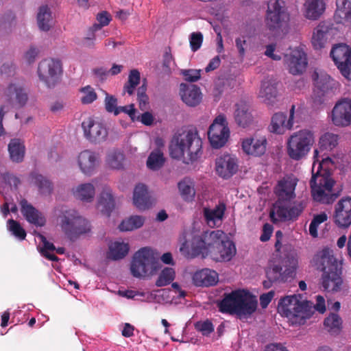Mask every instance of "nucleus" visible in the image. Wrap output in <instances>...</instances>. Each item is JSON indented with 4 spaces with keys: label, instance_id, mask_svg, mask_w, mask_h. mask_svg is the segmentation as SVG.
Instances as JSON below:
<instances>
[{
    "label": "nucleus",
    "instance_id": "obj_28",
    "mask_svg": "<svg viewBox=\"0 0 351 351\" xmlns=\"http://www.w3.org/2000/svg\"><path fill=\"white\" fill-rule=\"evenodd\" d=\"M258 96L267 104L273 105L277 101V83L271 80L263 81Z\"/></svg>",
    "mask_w": 351,
    "mask_h": 351
},
{
    "label": "nucleus",
    "instance_id": "obj_26",
    "mask_svg": "<svg viewBox=\"0 0 351 351\" xmlns=\"http://www.w3.org/2000/svg\"><path fill=\"white\" fill-rule=\"evenodd\" d=\"M234 119L237 125L242 128L250 125L254 121L249 104L243 100L235 104Z\"/></svg>",
    "mask_w": 351,
    "mask_h": 351
},
{
    "label": "nucleus",
    "instance_id": "obj_19",
    "mask_svg": "<svg viewBox=\"0 0 351 351\" xmlns=\"http://www.w3.org/2000/svg\"><path fill=\"white\" fill-rule=\"evenodd\" d=\"M267 139L265 137L256 136L243 138L241 142L243 152L247 155L260 156L266 151Z\"/></svg>",
    "mask_w": 351,
    "mask_h": 351
},
{
    "label": "nucleus",
    "instance_id": "obj_15",
    "mask_svg": "<svg viewBox=\"0 0 351 351\" xmlns=\"http://www.w3.org/2000/svg\"><path fill=\"white\" fill-rule=\"evenodd\" d=\"M332 221L339 228L346 229L350 226L351 197H344L335 205Z\"/></svg>",
    "mask_w": 351,
    "mask_h": 351
},
{
    "label": "nucleus",
    "instance_id": "obj_58",
    "mask_svg": "<svg viewBox=\"0 0 351 351\" xmlns=\"http://www.w3.org/2000/svg\"><path fill=\"white\" fill-rule=\"evenodd\" d=\"M282 267L280 265H273L266 270V276L267 279L275 282L282 279Z\"/></svg>",
    "mask_w": 351,
    "mask_h": 351
},
{
    "label": "nucleus",
    "instance_id": "obj_63",
    "mask_svg": "<svg viewBox=\"0 0 351 351\" xmlns=\"http://www.w3.org/2000/svg\"><path fill=\"white\" fill-rule=\"evenodd\" d=\"M273 230L272 226L269 223H265L263 226V233L260 237V240L263 242L267 241L271 235Z\"/></svg>",
    "mask_w": 351,
    "mask_h": 351
},
{
    "label": "nucleus",
    "instance_id": "obj_6",
    "mask_svg": "<svg viewBox=\"0 0 351 351\" xmlns=\"http://www.w3.org/2000/svg\"><path fill=\"white\" fill-rule=\"evenodd\" d=\"M321 265L323 274L322 286L328 292L338 291L341 289L343 280L341 277V269L337 259L328 250H324L321 256Z\"/></svg>",
    "mask_w": 351,
    "mask_h": 351
},
{
    "label": "nucleus",
    "instance_id": "obj_37",
    "mask_svg": "<svg viewBox=\"0 0 351 351\" xmlns=\"http://www.w3.org/2000/svg\"><path fill=\"white\" fill-rule=\"evenodd\" d=\"M51 20V13L47 5L40 7L37 15V21L39 28L43 31H48L50 29V21Z\"/></svg>",
    "mask_w": 351,
    "mask_h": 351
},
{
    "label": "nucleus",
    "instance_id": "obj_47",
    "mask_svg": "<svg viewBox=\"0 0 351 351\" xmlns=\"http://www.w3.org/2000/svg\"><path fill=\"white\" fill-rule=\"evenodd\" d=\"M124 155L121 152H112L106 158V163L109 167L114 169H120L123 167Z\"/></svg>",
    "mask_w": 351,
    "mask_h": 351
},
{
    "label": "nucleus",
    "instance_id": "obj_64",
    "mask_svg": "<svg viewBox=\"0 0 351 351\" xmlns=\"http://www.w3.org/2000/svg\"><path fill=\"white\" fill-rule=\"evenodd\" d=\"M136 120L140 121L145 125H151L154 122V117L150 112H145L141 114V117H136Z\"/></svg>",
    "mask_w": 351,
    "mask_h": 351
},
{
    "label": "nucleus",
    "instance_id": "obj_43",
    "mask_svg": "<svg viewBox=\"0 0 351 351\" xmlns=\"http://www.w3.org/2000/svg\"><path fill=\"white\" fill-rule=\"evenodd\" d=\"M165 162L163 154L160 150L151 152L147 160V166L152 170H158L162 167Z\"/></svg>",
    "mask_w": 351,
    "mask_h": 351
},
{
    "label": "nucleus",
    "instance_id": "obj_30",
    "mask_svg": "<svg viewBox=\"0 0 351 351\" xmlns=\"http://www.w3.org/2000/svg\"><path fill=\"white\" fill-rule=\"evenodd\" d=\"M304 8L306 19L317 20L324 12L326 5L323 0H306Z\"/></svg>",
    "mask_w": 351,
    "mask_h": 351
},
{
    "label": "nucleus",
    "instance_id": "obj_40",
    "mask_svg": "<svg viewBox=\"0 0 351 351\" xmlns=\"http://www.w3.org/2000/svg\"><path fill=\"white\" fill-rule=\"evenodd\" d=\"M208 138L212 147L219 148V115L217 116L213 123L210 125L208 132Z\"/></svg>",
    "mask_w": 351,
    "mask_h": 351
},
{
    "label": "nucleus",
    "instance_id": "obj_35",
    "mask_svg": "<svg viewBox=\"0 0 351 351\" xmlns=\"http://www.w3.org/2000/svg\"><path fill=\"white\" fill-rule=\"evenodd\" d=\"M324 324L330 334L337 335L342 328V319L338 314L330 313L325 318Z\"/></svg>",
    "mask_w": 351,
    "mask_h": 351
},
{
    "label": "nucleus",
    "instance_id": "obj_46",
    "mask_svg": "<svg viewBox=\"0 0 351 351\" xmlns=\"http://www.w3.org/2000/svg\"><path fill=\"white\" fill-rule=\"evenodd\" d=\"M178 189L180 192L182 197L185 201H192L195 197V189L190 183L186 180H183L178 182Z\"/></svg>",
    "mask_w": 351,
    "mask_h": 351
},
{
    "label": "nucleus",
    "instance_id": "obj_2",
    "mask_svg": "<svg viewBox=\"0 0 351 351\" xmlns=\"http://www.w3.org/2000/svg\"><path fill=\"white\" fill-rule=\"evenodd\" d=\"M276 190L278 197L276 202L278 217L281 221L295 220L306 205L303 202L291 203L295 198V184L291 181L282 180L278 182Z\"/></svg>",
    "mask_w": 351,
    "mask_h": 351
},
{
    "label": "nucleus",
    "instance_id": "obj_49",
    "mask_svg": "<svg viewBox=\"0 0 351 351\" xmlns=\"http://www.w3.org/2000/svg\"><path fill=\"white\" fill-rule=\"evenodd\" d=\"M8 228L19 240L25 239L26 232L19 221L12 219H9L8 221Z\"/></svg>",
    "mask_w": 351,
    "mask_h": 351
},
{
    "label": "nucleus",
    "instance_id": "obj_55",
    "mask_svg": "<svg viewBox=\"0 0 351 351\" xmlns=\"http://www.w3.org/2000/svg\"><path fill=\"white\" fill-rule=\"evenodd\" d=\"M147 84L145 80L143 81L142 85L137 89V100L138 101L139 108L144 110L148 103V96L146 94Z\"/></svg>",
    "mask_w": 351,
    "mask_h": 351
},
{
    "label": "nucleus",
    "instance_id": "obj_11",
    "mask_svg": "<svg viewBox=\"0 0 351 351\" xmlns=\"http://www.w3.org/2000/svg\"><path fill=\"white\" fill-rule=\"evenodd\" d=\"M62 73V63L56 59H45L38 67V75L48 88H54L60 82Z\"/></svg>",
    "mask_w": 351,
    "mask_h": 351
},
{
    "label": "nucleus",
    "instance_id": "obj_24",
    "mask_svg": "<svg viewBox=\"0 0 351 351\" xmlns=\"http://www.w3.org/2000/svg\"><path fill=\"white\" fill-rule=\"evenodd\" d=\"M193 283L196 287H208L218 282V274L212 269L205 268L195 271L192 276Z\"/></svg>",
    "mask_w": 351,
    "mask_h": 351
},
{
    "label": "nucleus",
    "instance_id": "obj_42",
    "mask_svg": "<svg viewBox=\"0 0 351 351\" xmlns=\"http://www.w3.org/2000/svg\"><path fill=\"white\" fill-rule=\"evenodd\" d=\"M338 143V136L333 133L326 132L321 136L319 141V149L332 150Z\"/></svg>",
    "mask_w": 351,
    "mask_h": 351
},
{
    "label": "nucleus",
    "instance_id": "obj_61",
    "mask_svg": "<svg viewBox=\"0 0 351 351\" xmlns=\"http://www.w3.org/2000/svg\"><path fill=\"white\" fill-rule=\"evenodd\" d=\"M119 114L124 112L130 117V119L134 121L136 120V109L134 104H130L125 106L119 107Z\"/></svg>",
    "mask_w": 351,
    "mask_h": 351
},
{
    "label": "nucleus",
    "instance_id": "obj_16",
    "mask_svg": "<svg viewBox=\"0 0 351 351\" xmlns=\"http://www.w3.org/2000/svg\"><path fill=\"white\" fill-rule=\"evenodd\" d=\"M332 123L337 126H348L351 124V99L339 100L332 110Z\"/></svg>",
    "mask_w": 351,
    "mask_h": 351
},
{
    "label": "nucleus",
    "instance_id": "obj_27",
    "mask_svg": "<svg viewBox=\"0 0 351 351\" xmlns=\"http://www.w3.org/2000/svg\"><path fill=\"white\" fill-rule=\"evenodd\" d=\"M180 95L182 101L189 106H196L202 101L200 88L196 85L181 84Z\"/></svg>",
    "mask_w": 351,
    "mask_h": 351
},
{
    "label": "nucleus",
    "instance_id": "obj_32",
    "mask_svg": "<svg viewBox=\"0 0 351 351\" xmlns=\"http://www.w3.org/2000/svg\"><path fill=\"white\" fill-rule=\"evenodd\" d=\"M74 197L82 202H91L95 195V189L90 183L81 184L73 189Z\"/></svg>",
    "mask_w": 351,
    "mask_h": 351
},
{
    "label": "nucleus",
    "instance_id": "obj_38",
    "mask_svg": "<svg viewBox=\"0 0 351 351\" xmlns=\"http://www.w3.org/2000/svg\"><path fill=\"white\" fill-rule=\"evenodd\" d=\"M145 219L138 215H133L124 219L119 226L121 231H132L135 229L140 228L144 224Z\"/></svg>",
    "mask_w": 351,
    "mask_h": 351
},
{
    "label": "nucleus",
    "instance_id": "obj_22",
    "mask_svg": "<svg viewBox=\"0 0 351 351\" xmlns=\"http://www.w3.org/2000/svg\"><path fill=\"white\" fill-rule=\"evenodd\" d=\"M133 202L138 209L144 210L151 208L154 204L155 199L145 184H138L134 189Z\"/></svg>",
    "mask_w": 351,
    "mask_h": 351
},
{
    "label": "nucleus",
    "instance_id": "obj_56",
    "mask_svg": "<svg viewBox=\"0 0 351 351\" xmlns=\"http://www.w3.org/2000/svg\"><path fill=\"white\" fill-rule=\"evenodd\" d=\"M195 328L203 335H208L214 331L213 324L209 319L197 322L195 324Z\"/></svg>",
    "mask_w": 351,
    "mask_h": 351
},
{
    "label": "nucleus",
    "instance_id": "obj_29",
    "mask_svg": "<svg viewBox=\"0 0 351 351\" xmlns=\"http://www.w3.org/2000/svg\"><path fill=\"white\" fill-rule=\"evenodd\" d=\"M114 206L115 202L112 190L109 186H104L98 199V208L103 214L109 217Z\"/></svg>",
    "mask_w": 351,
    "mask_h": 351
},
{
    "label": "nucleus",
    "instance_id": "obj_59",
    "mask_svg": "<svg viewBox=\"0 0 351 351\" xmlns=\"http://www.w3.org/2000/svg\"><path fill=\"white\" fill-rule=\"evenodd\" d=\"M200 73V69H189L182 71L185 80L190 82H197L201 77Z\"/></svg>",
    "mask_w": 351,
    "mask_h": 351
},
{
    "label": "nucleus",
    "instance_id": "obj_5",
    "mask_svg": "<svg viewBox=\"0 0 351 351\" xmlns=\"http://www.w3.org/2000/svg\"><path fill=\"white\" fill-rule=\"evenodd\" d=\"M335 184V181L326 169H322L317 173H313L310 185L314 200L325 204L333 203L341 192V190L332 191Z\"/></svg>",
    "mask_w": 351,
    "mask_h": 351
},
{
    "label": "nucleus",
    "instance_id": "obj_36",
    "mask_svg": "<svg viewBox=\"0 0 351 351\" xmlns=\"http://www.w3.org/2000/svg\"><path fill=\"white\" fill-rule=\"evenodd\" d=\"M236 254L237 249L232 241L228 238L221 240V261H230Z\"/></svg>",
    "mask_w": 351,
    "mask_h": 351
},
{
    "label": "nucleus",
    "instance_id": "obj_10",
    "mask_svg": "<svg viewBox=\"0 0 351 351\" xmlns=\"http://www.w3.org/2000/svg\"><path fill=\"white\" fill-rule=\"evenodd\" d=\"M289 14L284 0H271L267 3L265 25L270 31H278L286 26L289 21Z\"/></svg>",
    "mask_w": 351,
    "mask_h": 351
},
{
    "label": "nucleus",
    "instance_id": "obj_50",
    "mask_svg": "<svg viewBox=\"0 0 351 351\" xmlns=\"http://www.w3.org/2000/svg\"><path fill=\"white\" fill-rule=\"evenodd\" d=\"M204 214L208 225L213 228L216 225V221L219 220V204L216 205L214 210L205 208Z\"/></svg>",
    "mask_w": 351,
    "mask_h": 351
},
{
    "label": "nucleus",
    "instance_id": "obj_62",
    "mask_svg": "<svg viewBox=\"0 0 351 351\" xmlns=\"http://www.w3.org/2000/svg\"><path fill=\"white\" fill-rule=\"evenodd\" d=\"M275 292L270 291L267 293H263L260 297V304L263 308H265L272 298H274Z\"/></svg>",
    "mask_w": 351,
    "mask_h": 351
},
{
    "label": "nucleus",
    "instance_id": "obj_17",
    "mask_svg": "<svg viewBox=\"0 0 351 351\" xmlns=\"http://www.w3.org/2000/svg\"><path fill=\"white\" fill-rule=\"evenodd\" d=\"M4 96L7 102L15 108L23 107L28 99L24 88L16 84H10L4 90Z\"/></svg>",
    "mask_w": 351,
    "mask_h": 351
},
{
    "label": "nucleus",
    "instance_id": "obj_18",
    "mask_svg": "<svg viewBox=\"0 0 351 351\" xmlns=\"http://www.w3.org/2000/svg\"><path fill=\"white\" fill-rule=\"evenodd\" d=\"M295 106H292L289 111V117L283 112H277L271 118L270 131L276 134H283L285 130H291L293 125Z\"/></svg>",
    "mask_w": 351,
    "mask_h": 351
},
{
    "label": "nucleus",
    "instance_id": "obj_41",
    "mask_svg": "<svg viewBox=\"0 0 351 351\" xmlns=\"http://www.w3.org/2000/svg\"><path fill=\"white\" fill-rule=\"evenodd\" d=\"M31 177L34 183L38 186L40 193L49 195L51 193L53 185L47 178L36 173H32Z\"/></svg>",
    "mask_w": 351,
    "mask_h": 351
},
{
    "label": "nucleus",
    "instance_id": "obj_31",
    "mask_svg": "<svg viewBox=\"0 0 351 351\" xmlns=\"http://www.w3.org/2000/svg\"><path fill=\"white\" fill-rule=\"evenodd\" d=\"M239 169L237 159L230 154H224L221 157V177L228 179L235 174Z\"/></svg>",
    "mask_w": 351,
    "mask_h": 351
},
{
    "label": "nucleus",
    "instance_id": "obj_20",
    "mask_svg": "<svg viewBox=\"0 0 351 351\" xmlns=\"http://www.w3.org/2000/svg\"><path fill=\"white\" fill-rule=\"evenodd\" d=\"M98 163L99 156L95 152L86 149L81 152L78 155V166L81 171L85 175H92Z\"/></svg>",
    "mask_w": 351,
    "mask_h": 351
},
{
    "label": "nucleus",
    "instance_id": "obj_7",
    "mask_svg": "<svg viewBox=\"0 0 351 351\" xmlns=\"http://www.w3.org/2000/svg\"><path fill=\"white\" fill-rule=\"evenodd\" d=\"M278 311L289 319L300 318V323L311 317L312 303L302 300L300 294L285 296L280 300Z\"/></svg>",
    "mask_w": 351,
    "mask_h": 351
},
{
    "label": "nucleus",
    "instance_id": "obj_34",
    "mask_svg": "<svg viewBox=\"0 0 351 351\" xmlns=\"http://www.w3.org/2000/svg\"><path fill=\"white\" fill-rule=\"evenodd\" d=\"M130 250L128 243L116 241L109 246V252L108 257L112 260H119L123 258L128 253Z\"/></svg>",
    "mask_w": 351,
    "mask_h": 351
},
{
    "label": "nucleus",
    "instance_id": "obj_53",
    "mask_svg": "<svg viewBox=\"0 0 351 351\" xmlns=\"http://www.w3.org/2000/svg\"><path fill=\"white\" fill-rule=\"evenodd\" d=\"M230 138V130L226 117L221 114V147H223Z\"/></svg>",
    "mask_w": 351,
    "mask_h": 351
},
{
    "label": "nucleus",
    "instance_id": "obj_14",
    "mask_svg": "<svg viewBox=\"0 0 351 351\" xmlns=\"http://www.w3.org/2000/svg\"><path fill=\"white\" fill-rule=\"evenodd\" d=\"M82 128L85 138L91 143L100 144L108 138V130L106 125L93 118L84 120Z\"/></svg>",
    "mask_w": 351,
    "mask_h": 351
},
{
    "label": "nucleus",
    "instance_id": "obj_48",
    "mask_svg": "<svg viewBox=\"0 0 351 351\" xmlns=\"http://www.w3.org/2000/svg\"><path fill=\"white\" fill-rule=\"evenodd\" d=\"M40 237L43 242V247L40 249L41 254L48 260L58 261L59 260L58 257L54 254L49 252V251L53 252L56 250L55 245L52 243L49 242L44 236L40 235Z\"/></svg>",
    "mask_w": 351,
    "mask_h": 351
},
{
    "label": "nucleus",
    "instance_id": "obj_1",
    "mask_svg": "<svg viewBox=\"0 0 351 351\" xmlns=\"http://www.w3.org/2000/svg\"><path fill=\"white\" fill-rule=\"evenodd\" d=\"M170 155L175 159H184L189 164L196 161L202 154V141L196 128L176 133L169 145Z\"/></svg>",
    "mask_w": 351,
    "mask_h": 351
},
{
    "label": "nucleus",
    "instance_id": "obj_51",
    "mask_svg": "<svg viewBox=\"0 0 351 351\" xmlns=\"http://www.w3.org/2000/svg\"><path fill=\"white\" fill-rule=\"evenodd\" d=\"M80 92L83 94L81 101L83 104H89L95 101L97 95L95 89L90 86H86L80 89Z\"/></svg>",
    "mask_w": 351,
    "mask_h": 351
},
{
    "label": "nucleus",
    "instance_id": "obj_60",
    "mask_svg": "<svg viewBox=\"0 0 351 351\" xmlns=\"http://www.w3.org/2000/svg\"><path fill=\"white\" fill-rule=\"evenodd\" d=\"M248 45L247 38L245 36L239 37L236 39V47L241 56H243L245 54Z\"/></svg>",
    "mask_w": 351,
    "mask_h": 351
},
{
    "label": "nucleus",
    "instance_id": "obj_3",
    "mask_svg": "<svg viewBox=\"0 0 351 351\" xmlns=\"http://www.w3.org/2000/svg\"><path fill=\"white\" fill-rule=\"evenodd\" d=\"M257 305V300L248 291L237 290L221 300V312L247 319L256 311Z\"/></svg>",
    "mask_w": 351,
    "mask_h": 351
},
{
    "label": "nucleus",
    "instance_id": "obj_21",
    "mask_svg": "<svg viewBox=\"0 0 351 351\" xmlns=\"http://www.w3.org/2000/svg\"><path fill=\"white\" fill-rule=\"evenodd\" d=\"M285 58L289 71L291 74L299 75L305 71L307 60L304 52L295 50L290 55H285Z\"/></svg>",
    "mask_w": 351,
    "mask_h": 351
},
{
    "label": "nucleus",
    "instance_id": "obj_57",
    "mask_svg": "<svg viewBox=\"0 0 351 351\" xmlns=\"http://www.w3.org/2000/svg\"><path fill=\"white\" fill-rule=\"evenodd\" d=\"M190 47L193 51L200 49L203 43V34L201 32H193L189 38Z\"/></svg>",
    "mask_w": 351,
    "mask_h": 351
},
{
    "label": "nucleus",
    "instance_id": "obj_45",
    "mask_svg": "<svg viewBox=\"0 0 351 351\" xmlns=\"http://www.w3.org/2000/svg\"><path fill=\"white\" fill-rule=\"evenodd\" d=\"M203 240L210 254L211 248H217L219 245V230L206 232Z\"/></svg>",
    "mask_w": 351,
    "mask_h": 351
},
{
    "label": "nucleus",
    "instance_id": "obj_25",
    "mask_svg": "<svg viewBox=\"0 0 351 351\" xmlns=\"http://www.w3.org/2000/svg\"><path fill=\"white\" fill-rule=\"evenodd\" d=\"M331 31V25L326 22L319 23L314 29L311 43L315 49L319 50L325 47Z\"/></svg>",
    "mask_w": 351,
    "mask_h": 351
},
{
    "label": "nucleus",
    "instance_id": "obj_9",
    "mask_svg": "<svg viewBox=\"0 0 351 351\" xmlns=\"http://www.w3.org/2000/svg\"><path fill=\"white\" fill-rule=\"evenodd\" d=\"M315 143L314 134L307 130H302L292 134L287 141V154L295 160L304 158Z\"/></svg>",
    "mask_w": 351,
    "mask_h": 351
},
{
    "label": "nucleus",
    "instance_id": "obj_44",
    "mask_svg": "<svg viewBox=\"0 0 351 351\" xmlns=\"http://www.w3.org/2000/svg\"><path fill=\"white\" fill-rule=\"evenodd\" d=\"M176 273L173 268L165 267L160 274L156 281V285L158 287L169 285L175 278Z\"/></svg>",
    "mask_w": 351,
    "mask_h": 351
},
{
    "label": "nucleus",
    "instance_id": "obj_4",
    "mask_svg": "<svg viewBox=\"0 0 351 351\" xmlns=\"http://www.w3.org/2000/svg\"><path fill=\"white\" fill-rule=\"evenodd\" d=\"M57 223L64 234L71 240L90 230L88 221L77 210L64 206L58 209Z\"/></svg>",
    "mask_w": 351,
    "mask_h": 351
},
{
    "label": "nucleus",
    "instance_id": "obj_52",
    "mask_svg": "<svg viewBox=\"0 0 351 351\" xmlns=\"http://www.w3.org/2000/svg\"><path fill=\"white\" fill-rule=\"evenodd\" d=\"M328 219V215L326 213H322L313 217L309 226L310 234L313 237H317L318 226Z\"/></svg>",
    "mask_w": 351,
    "mask_h": 351
},
{
    "label": "nucleus",
    "instance_id": "obj_39",
    "mask_svg": "<svg viewBox=\"0 0 351 351\" xmlns=\"http://www.w3.org/2000/svg\"><path fill=\"white\" fill-rule=\"evenodd\" d=\"M335 15L346 22H351V0H337Z\"/></svg>",
    "mask_w": 351,
    "mask_h": 351
},
{
    "label": "nucleus",
    "instance_id": "obj_12",
    "mask_svg": "<svg viewBox=\"0 0 351 351\" xmlns=\"http://www.w3.org/2000/svg\"><path fill=\"white\" fill-rule=\"evenodd\" d=\"M180 252L186 258H194L199 256L203 258L208 254V247L205 241L199 236H193L191 239L187 238V234L184 232L180 238Z\"/></svg>",
    "mask_w": 351,
    "mask_h": 351
},
{
    "label": "nucleus",
    "instance_id": "obj_54",
    "mask_svg": "<svg viewBox=\"0 0 351 351\" xmlns=\"http://www.w3.org/2000/svg\"><path fill=\"white\" fill-rule=\"evenodd\" d=\"M105 108L107 112L114 113V115L119 114V107L117 106V98L108 94H106L104 99Z\"/></svg>",
    "mask_w": 351,
    "mask_h": 351
},
{
    "label": "nucleus",
    "instance_id": "obj_23",
    "mask_svg": "<svg viewBox=\"0 0 351 351\" xmlns=\"http://www.w3.org/2000/svg\"><path fill=\"white\" fill-rule=\"evenodd\" d=\"M21 212L25 219L30 223L42 227L46 223L45 218L42 213L34 207L27 199H23L20 202Z\"/></svg>",
    "mask_w": 351,
    "mask_h": 351
},
{
    "label": "nucleus",
    "instance_id": "obj_33",
    "mask_svg": "<svg viewBox=\"0 0 351 351\" xmlns=\"http://www.w3.org/2000/svg\"><path fill=\"white\" fill-rule=\"evenodd\" d=\"M8 152L12 161L14 162H22L25 152L23 142L19 138L11 139L8 144Z\"/></svg>",
    "mask_w": 351,
    "mask_h": 351
},
{
    "label": "nucleus",
    "instance_id": "obj_8",
    "mask_svg": "<svg viewBox=\"0 0 351 351\" xmlns=\"http://www.w3.org/2000/svg\"><path fill=\"white\" fill-rule=\"evenodd\" d=\"M158 268V262L149 247H142L134 254L130 265V271L134 277L141 278L154 275Z\"/></svg>",
    "mask_w": 351,
    "mask_h": 351
},
{
    "label": "nucleus",
    "instance_id": "obj_13",
    "mask_svg": "<svg viewBox=\"0 0 351 351\" xmlns=\"http://www.w3.org/2000/svg\"><path fill=\"white\" fill-rule=\"evenodd\" d=\"M330 56L341 75L350 80L351 48L346 44H338L332 49Z\"/></svg>",
    "mask_w": 351,
    "mask_h": 351
}]
</instances>
